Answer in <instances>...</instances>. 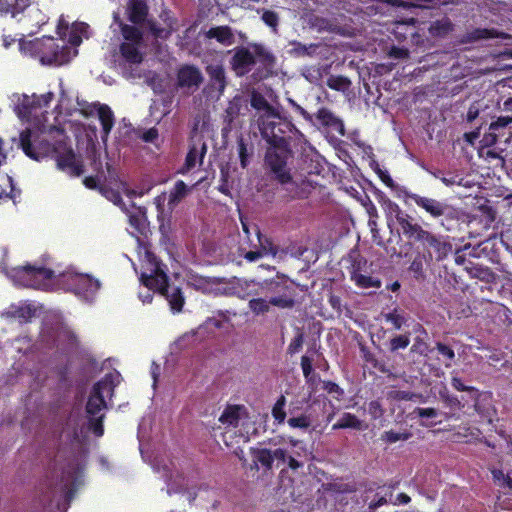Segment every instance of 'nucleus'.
Wrapping results in <instances>:
<instances>
[{
  "label": "nucleus",
  "mask_w": 512,
  "mask_h": 512,
  "mask_svg": "<svg viewBox=\"0 0 512 512\" xmlns=\"http://www.w3.org/2000/svg\"><path fill=\"white\" fill-rule=\"evenodd\" d=\"M317 123L324 128L336 132L340 136L345 135V127L343 121L336 116L330 109L321 107L314 115Z\"/></svg>",
  "instance_id": "obj_18"
},
{
  "label": "nucleus",
  "mask_w": 512,
  "mask_h": 512,
  "mask_svg": "<svg viewBox=\"0 0 512 512\" xmlns=\"http://www.w3.org/2000/svg\"><path fill=\"white\" fill-rule=\"evenodd\" d=\"M145 272L141 273L140 280L148 289L158 292L169 303L173 313H180L185 304L182 290L169 282V277L162 268L161 261L151 252L145 254Z\"/></svg>",
  "instance_id": "obj_4"
},
{
  "label": "nucleus",
  "mask_w": 512,
  "mask_h": 512,
  "mask_svg": "<svg viewBox=\"0 0 512 512\" xmlns=\"http://www.w3.org/2000/svg\"><path fill=\"white\" fill-rule=\"evenodd\" d=\"M52 133H56L59 137L50 142L34 135L30 128H26L20 132L19 148L27 157L36 161L47 157L53 158L59 170L67 172L70 176L79 177L84 173V166L82 162L76 160L64 129L54 126L50 129V134Z\"/></svg>",
  "instance_id": "obj_2"
},
{
  "label": "nucleus",
  "mask_w": 512,
  "mask_h": 512,
  "mask_svg": "<svg viewBox=\"0 0 512 512\" xmlns=\"http://www.w3.org/2000/svg\"><path fill=\"white\" fill-rule=\"evenodd\" d=\"M329 305L332 307L334 311L337 312L338 315H341L343 312V305L340 296L331 294L328 299Z\"/></svg>",
  "instance_id": "obj_61"
},
{
  "label": "nucleus",
  "mask_w": 512,
  "mask_h": 512,
  "mask_svg": "<svg viewBox=\"0 0 512 512\" xmlns=\"http://www.w3.org/2000/svg\"><path fill=\"white\" fill-rule=\"evenodd\" d=\"M143 43L122 42L119 52L122 58L130 64H140L143 61V54L140 51Z\"/></svg>",
  "instance_id": "obj_22"
},
{
  "label": "nucleus",
  "mask_w": 512,
  "mask_h": 512,
  "mask_svg": "<svg viewBox=\"0 0 512 512\" xmlns=\"http://www.w3.org/2000/svg\"><path fill=\"white\" fill-rule=\"evenodd\" d=\"M159 18L163 22V26L154 17H150L148 21V33L155 40H168L176 30L177 19L173 12L166 6L161 8Z\"/></svg>",
  "instance_id": "obj_11"
},
{
  "label": "nucleus",
  "mask_w": 512,
  "mask_h": 512,
  "mask_svg": "<svg viewBox=\"0 0 512 512\" xmlns=\"http://www.w3.org/2000/svg\"><path fill=\"white\" fill-rule=\"evenodd\" d=\"M218 190L226 195H230V189L228 186V172H224V170H221V184L218 187Z\"/></svg>",
  "instance_id": "obj_62"
},
{
  "label": "nucleus",
  "mask_w": 512,
  "mask_h": 512,
  "mask_svg": "<svg viewBox=\"0 0 512 512\" xmlns=\"http://www.w3.org/2000/svg\"><path fill=\"white\" fill-rule=\"evenodd\" d=\"M285 405L286 398L284 395H280L272 408V416L279 424L283 423L286 418Z\"/></svg>",
  "instance_id": "obj_42"
},
{
  "label": "nucleus",
  "mask_w": 512,
  "mask_h": 512,
  "mask_svg": "<svg viewBox=\"0 0 512 512\" xmlns=\"http://www.w3.org/2000/svg\"><path fill=\"white\" fill-rule=\"evenodd\" d=\"M73 285L75 293L86 300L92 298L100 288L99 280L86 274L75 275Z\"/></svg>",
  "instance_id": "obj_17"
},
{
  "label": "nucleus",
  "mask_w": 512,
  "mask_h": 512,
  "mask_svg": "<svg viewBox=\"0 0 512 512\" xmlns=\"http://www.w3.org/2000/svg\"><path fill=\"white\" fill-rule=\"evenodd\" d=\"M499 37V32L496 29L487 28H476L470 32H467L461 42L462 43H474L483 39H494Z\"/></svg>",
  "instance_id": "obj_30"
},
{
  "label": "nucleus",
  "mask_w": 512,
  "mask_h": 512,
  "mask_svg": "<svg viewBox=\"0 0 512 512\" xmlns=\"http://www.w3.org/2000/svg\"><path fill=\"white\" fill-rule=\"evenodd\" d=\"M250 454L255 464H260L267 471L273 468V457L271 449L252 447L250 448Z\"/></svg>",
  "instance_id": "obj_27"
},
{
  "label": "nucleus",
  "mask_w": 512,
  "mask_h": 512,
  "mask_svg": "<svg viewBox=\"0 0 512 512\" xmlns=\"http://www.w3.org/2000/svg\"><path fill=\"white\" fill-rule=\"evenodd\" d=\"M412 437V433L408 431L395 432L393 430L385 431L381 435V440L387 444H393L398 441H406Z\"/></svg>",
  "instance_id": "obj_41"
},
{
  "label": "nucleus",
  "mask_w": 512,
  "mask_h": 512,
  "mask_svg": "<svg viewBox=\"0 0 512 512\" xmlns=\"http://www.w3.org/2000/svg\"><path fill=\"white\" fill-rule=\"evenodd\" d=\"M323 389L337 400H341L344 396V390L333 381H324Z\"/></svg>",
  "instance_id": "obj_51"
},
{
  "label": "nucleus",
  "mask_w": 512,
  "mask_h": 512,
  "mask_svg": "<svg viewBox=\"0 0 512 512\" xmlns=\"http://www.w3.org/2000/svg\"><path fill=\"white\" fill-rule=\"evenodd\" d=\"M35 311V308L31 305L11 306L6 314L11 318L18 319L22 323H27L35 316Z\"/></svg>",
  "instance_id": "obj_33"
},
{
  "label": "nucleus",
  "mask_w": 512,
  "mask_h": 512,
  "mask_svg": "<svg viewBox=\"0 0 512 512\" xmlns=\"http://www.w3.org/2000/svg\"><path fill=\"white\" fill-rule=\"evenodd\" d=\"M207 152V144L202 139L194 141L190 144L188 153L185 157V162L182 167L178 169V173L185 175L190 172L199 161L202 165L203 159Z\"/></svg>",
  "instance_id": "obj_14"
},
{
  "label": "nucleus",
  "mask_w": 512,
  "mask_h": 512,
  "mask_svg": "<svg viewBox=\"0 0 512 512\" xmlns=\"http://www.w3.org/2000/svg\"><path fill=\"white\" fill-rule=\"evenodd\" d=\"M96 111L99 121L102 126V135L101 138L105 142L109 134L114 126L115 117L111 108L107 104L95 103L93 104L89 110H86L85 115H92L93 112Z\"/></svg>",
  "instance_id": "obj_16"
},
{
  "label": "nucleus",
  "mask_w": 512,
  "mask_h": 512,
  "mask_svg": "<svg viewBox=\"0 0 512 512\" xmlns=\"http://www.w3.org/2000/svg\"><path fill=\"white\" fill-rule=\"evenodd\" d=\"M413 332L416 334V337L414 339L413 345L410 348V351L412 353L425 355L428 351V344L425 341L428 334L425 328L421 324L417 323L413 326Z\"/></svg>",
  "instance_id": "obj_28"
},
{
  "label": "nucleus",
  "mask_w": 512,
  "mask_h": 512,
  "mask_svg": "<svg viewBox=\"0 0 512 512\" xmlns=\"http://www.w3.org/2000/svg\"><path fill=\"white\" fill-rule=\"evenodd\" d=\"M301 368L304 377L308 380L313 373V359L307 355L301 357Z\"/></svg>",
  "instance_id": "obj_58"
},
{
  "label": "nucleus",
  "mask_w": 512,
  "mask_h": 512,
  "mask_svg": "<svg viewBox=\"0 0 512 512\" xmlns=\"http://www.w3.org/2000/svg\"><path fill=\"white\" fill-rule=\"evenodd\" d=\"M250 310L256 314H265L269 311L270 305V299L267 301L263 298H253L248 303Z\"/></svg>",
  "instance_id": "obj_44"
},
{
  "label": "nucleus",
  "mask_w": 512,
  "mask_h": 512,
  "mask_svg": "<svg viewBox=\"0 0 512 512\" xmlns=\"http://www.w3.org/2000/svg\"><path fill=\"white\" fill-rule=\"evenodd\" d=\"M54 277L55 272L52 269L30 264L17 266L11 270L13 281L27 288L45 289Z\"/></svg>",
  "instance_id": "obj_8"
},
{
  "label": "nucleus",
  "mask_w": 512,
  "mask_h": 512,
  "mask_svg": "<svg viewBox=\"0 0 512 512\" xmlns=\"http://www.w3.org/2000/svg\"><path fill=\"white\" fill-rule=\"evenodd\" d=\"M259 129L263 139L267 141L269 147L265 154V163H270L273 156L280 160L292 157L290 142L292 140H301L303 133L294 125L292 120L277 110L273 117L267 118L259 124Z\"/></svg>",
  "instance_id": "obj_3"
},
{
  "label": "nucleus",
  "mask_w": 512,
  "mask_h": 512,
  "mask_svg": "<svg viewBox=\"0 0 512 512\" xmlns=\"http://www.w3.org/2000/svg\"><path fill=\"white\" fill-rule=\"evenodd\" d=\"M410 344L409 334L396 335L389 340L388 348L390 352H396L405 349Z\"/></svg>",
  "instance_id": "obj_45"
},
{
  "label": "nucleus",
  "mask_w": 512,
  "mask_h": 512,
  "mask_svg": "<svg viewBox=\"0 0 512 512\" xmlns=\"http://www.w3.org/2000/svg\"><path fill=\"white\" fill-rule=\"evenodd\" d=\"M383 210L388 226L397 224L401 234L421 252L428 261L442 262L453 252V244L448 235L434 233L415 221L407 211L396 202L387 198L383 201Z\"/></svg>",
  "instance_id": "obj_1"
},
{
  "label": "nucleus",
  "mask_w": 512,
  "mask_h": 512,
  "mask_svg": "<svg viewBox=\"0 0 512 512\" xmlns=\"http://www.w3.org/2000/svg\"><path fill=\"white\" fill-rule=\"evenodd\" d=\"M32 0H0V14H10L12 18H17L19 15H27L31 9Z\"/></svg>",
  "instance_id": "obj_19"
},
{
  "label": "nucleus",
  "mask_w": 512,
  "mask_h": 512,
  "mask_svg": "<svg viewBox=\"0 0 512 512\" xmlns=\"http://www.w3.org/2000/svg\"><path fill=\"white\" fill-rule=\"evenodd\" d=\"M480 210L482 211V215L484 216L485 223L487 225L492 224L496 220V211L493 207L482 205L480 206Z\"/></svg>",
  "instance_id": "obj_60"
},
{
  "label": "nucleus",
  "mask_w": 512,
  "mask_h": 512,
  "mask_svg": "<svg viewBox=\"0 0 512 512\" xmlns=\"http://www.w3.org/2000/svg\"><path fill=\"white\" fill-rule=\"evenodd\" d=\"M129 223L131 226L135 227L137 229V231L142 232L143 227H144V222L140 216L130 215Z\"/></svg>",
  "instance_id": "obj_64"
},
{
  "label": "nucleus",
  "mask_w": 512,
  "mask_h": 512,
  "mask_svg": "<svg viewBox=\"0 0 512 512\" xmlns=\"http://www.w3.org/2000/svg\"><path fill=\"white\" fill-rule=\"evenodd\" d=\"M244 405H227L219 417V422L227 427L236 428L243 416H247Z\"/></svg>",
  "instance_id": "obj_20"
},
{
  "label": "nucleus",
  "mask_w": 512,
  "mask_h": 512,
  "mask_svg": "<svg viewBox=\"0 0 512 512\" xmlns=\"http://www.w3.org/2000/svg\"><path fill=\"white\" fill-rule=\"evenodd\" d=\"M355 429V430H363L364 425L363 422L354 414L345 412L339 418V420L333 424V430L339 429Z\"/></svg>",
  "instance_id": "obj_31"
},
{
  "label": "nucleus",
  "mask_w": 512,
  "mask_h": 512,
  "mask_svg": "<svg viewBox=\"0 0 512 512\" xmlns=\"http://www.w3.org/2000/svg\"><path fill=\"white\" fill-rule=\"evenodd\" d=\"M18 22H24L31 29L28 34L31 35L35 33V30H38L42 25L46 24L47 18L46 15L42 13V11L37 7H32L28 10L27 15H23L17 19Z\"/></svg>",
  "instance_id": "obj_23"
},
{
  "label": "nucleus",
  "mask_w": 512,
  "mask_h": 512,
  "mask_svg": "<svg viewBox=\"0 0 512 512\" xmlns=\"http://www.w3.org/2000/svg\"><path fill=\"white\" fill-rule=\"evenodd\" d=\"M440 397L443 403L450 408V410H466L469 401L467 398L462 397L459 399L457 396L445 392H440Z\"/></svg>",
  "instance_id": "obj_36"
},
{
  "label": "nucleus",
  "mask_w": 512,
  "mask_h": 512,
  "mask_svg": "<svg viewBox=\"0 0 512 512\" xmlns=\"http://www.w3.org/2000/svg\"><path fill=\"white\" fill-rule=\"evenodd\" d=\"M384 319L386 322L391 323L395 330H400L406 322L404 315L399 313L397 309L384 314Z\"/></svg>",
  "instance_id": "obj_46"
},
{
  "label": "nucleus",
  "mask_w": 512,
  "mask_h": 512,
  "mask_svg": "<svg viewBox=\"0 0 512 512\" xmlns=\"http://www.w3.org/2000/svg\"><path fill=\"white\" fill-rule=\"evenodd\" d=\"M119 376L108 373L93 385L85 407L88 416H99L101 411L107 409L105 395H113Z\"/></svg>",
  "instance_id": "obj_9"
},
{
  "label": "nucleus",
  "mask_w": 512,
  "mask_h": 512,
  "mask_svg": "<svg viewBox=\"0 0 512 512\" xmlns=\"http://www.w3.org/2000/svg\"><path fill=\"white\" fill-rule=\"evenodd\" d=\"M288 452L286 449L277 448L272 450L273 462L276 461V467H279L281 464H285L288 458Z\"/></svg>",
  "instance_id": "obj_59"
},
{
  "label": "nucleus",
  "mask_w": 512,
  "mask_h": 512,
  "mask_svg": "<svg viewBox=\"0 0 512 512\" xmlns=\"http://www.w3.org/2000/svg\"><path fill=\"white\" fill-rule=\"evenodd\" d=\"M451 386L457 391L465 392L467 394V398H469L472 394H475L477 392V388L465 385L462 379L457 376H453L451 378Z\"/></svg>",
  "instance_id": "obj_50"
},
{
  "label": "nucleus",
  "mask_w": 512,
  "mask_h": 512,
  "mask_svg": "<svg viewBox=\"0 0 512 512\" xmlns=\"http://www.w3.org/2000/svg\"><path fill=\"white\" fill-rule=\"evenodd\" d=\"M403 197L406 202H413L433 220L440 221L441 226L446 230H450L446 223L459 221L460 219V210L445 201L423 196L407 190L403 192Z\"/></svg>",
  "instance_id": "obj_6"
},
{
  "label": "nucleus",
  "mask_w": 512,
  "mask_h": 512,
  "mask_svg": "<svg viewBox=\"0 0 512 512\" xmlns=\"http://www.w3.org/2000/svg\"><path fill=\"white\" fill-rule=\"evenodd\" d=\"M204 35L207 39H215L223 46H231L235 43L233 29L228 25L213 26Z\"/></svg>",
  "instance_id": "obj_21"
},
{
  "label": "nucleus",
  "mask_w": 512,
  "mask_h": 512,
  "mask_svg": "<svg viewBox=\"0 0 512 512\" xmlns=\"http://www.w3.org/2000/svg\"><path fill=\"white\" fill-rule=\"evenodd\" d=\"M158 138V130L156 128H150L146 130L142 135V140L148 143L154 142Z\"/></svg>",
  "instance_id": "obj_63"
},
{
  "label": "nucleus",
  "mask_w": 512,
  "mask_h": 512,
  "mask_svg": "<svg viewBox=\"0 0 512 512\" xmlns=\"http://www.w3.org/2000/svg\"><path fill=\"white\" fill-rule=\"evenodd\" d=\"M290 45L292 46L291 52L298 57L312 56L319 47V44L316 43L303 44L300 41H292Z\"/></svg>",
  "instance_id": "obj_37"
},
{
  "label": "nucleus",
  "mask_w": 512,
  "mask_h": 512,
  "mask_svg": "<svg viewBox=\"0 0 512 512\" xmlns=\"http://www.w3.org/2000/svg\"><path fill=\"white\" fill-rule=\"evenodd\" d=\"M303 342H304L303 334L302 333L297 334L288 345V348H287L288 354L293 355V354L297 353L302 348Z\"/></svg>",
  "instance_id": "obj_57"
},
{
  "label": "nucleus",
  "mask_w": 512,
  "mask_h": 512,
  "mask_svg": "<svg viewBox=\"0 0 512 512\" xmlns=\"http://www.w3.org/2000/svg\"><path fill=\"white\" fill-rule=\"evenodd\" d=\"M262 21L270 27L274 32H277L279 25V15L273 10H264L261 15Z\"/></svg>",
  "instance_id": "obj_49"
},
{
  "label": "nucleus",
  "mask_w": 512,
  "mask_h": 512,
  "mask_svg": "<svg viewBox=\"0 0 512 512\" xmlns=\"http://www.w3.org/2000/svg\"><path fill=\"white\" fill-rule=\"evenodd\" d=\"M287 422L292 428L307 429L311 425L310 417L304 414L298 417H291Z\"/></svg>",
  "instance_id": "obj_53"
},
{
  "label": "nucleus",
  "mask_w": 512,
  "mask_h": 512,
  "mask_svg": "<svg viewBox=\"0 0 512 512\" xmlns=\"http://www.w3.org/2000/svg\"><path fill=\"white\" fill-rule=\"evenodd\" d=\"M188 192L189 188L186 183L183 180H177L169 193V205H177L187 196Z\"/></svg>",
  "instance_id": "obj_35"
},
{
  "label": "nucleus",
  "mask_w": 512,
  "mask_h": 512,
  "mask_svg": "<svg viewBox=\"0 0 512 512\" xmlns=\"http://www.w3.org/2000/svg\"><path fill=\"white\" fill-rule=\"evenodd\" d=\"M351 280L355 283L356 286L360 288H380L381 281L379 279L373 278L369 275H364L360 272L359 264L356 267V264H353V270L350 275Z\"/></svg>",
  "instance_id": "obj_26"
},
{
  "label": "nucleus",
  "mask_w": 512,
  "mask_h": 512,
  "mask_svg": "<svg viewBox=\"0 0 512 512\" xmlns=\"http://www.w3.org/2000/svg\"><path fill=\"white\" fill-rule=\"evenodd\" d=\"M433 262L428 261L426 257L419 251H417L416 256L410 263L408 267V271L413 275L416 280L424 279L425 277V268L424 266H430Z\"/></svg>",
  "instance_id": "obj_32"
},
{
  "label": "nucleus",
  "mask_w": 512,
  "mask_h": 512,
  "mask_svg": "<svg viewBox=\"0 0 512 512\" xmlns=\"http://www.w3.org/2000/svg\"><path fill=\"white\" fill-rule=\"evenodd\" d=\"M250 103L254 109L264 111L258 119V124L264 122L267 118L273 117V114L278 110L270 105L266 98L260 93H253Z\"/></svg>",
  "instance_id": "obj_24"
},
{
  "label": "nucleus",
  "mask_w": 512,
  "mask_h": 512,
  "mask_svg": "<svg viewBox=\"0 0 512 512\" xmlns=\"http://www.w3.org/2000/svg\"><path fill=\"white\" fill-rule=\"evenodd\" d=\"M466 269L469 270L473 277L478 278L481 281L490 283L495 280V273L489 267L477 265L471 268L466 267Z\"/></svg>",
  "instance_id": "obj_39"
},
{
  "label": "nucleus",
  "mask_w": 512,
  "mask_h": 512,
  "mask_svg": "<svg viewBox=\"0 0 512 512\" xmlns=\"http://www.w3.org/2000/svg\"><path fill=\"white\" fill-rule=\"evenodd\" d=\"M88 428L96 437H101L104 434V414L99 416H88Z\"/></svg>",
  "instance_id": "obj_43"
},
{
  "label": "nucleus",
  "mask_w": 512,
  "mask_h": 512,
  "mask_svg": "<svg viewBox=\"0 0 512 512\" xmlns=\"http://www.w3.org/2000/svg\"><path fill=\"white\" fill-rule=\"evenodd\" d=\"M48 41H49L48 48L50 50H52L53 53L49 56H46V55L42 56L41 57L42 63H47V64L61 63V59L59 57V49H60L59 45L54 41L53 38H49Z\"/></svg>",
  "instance_id": "obj_47"
},
{
  "label": "nucleus",
  "mask_w": 512,
  "mask_h": 512,
  "mask_svg": "<svg viewBox=\"0 0 512 512\" xmlns=\"http://www.w3.org/2000/svg\"><path fill=\"white\" fill-rule=\"evenodd\" d=\"M326 84L332 90L345 92L349 89L351 81L342 75H331L327 78Z\"/></svg>",
  "instance_id": "obj_38"
},
{
  "label": "nucleus",
  "mask_w": 512,
  "mask_h": 512,
  "mask_svg": "<svg viewBox=\"0 0 512 512\" xmlns=\"http://www.w3.org/2000/svg\"><path fill=\"white\" fill-rule=\"evenodd\" d=\"M413 414L419 418H436L439 413L435 408L416 407L413 411Z\"/></svg>",
  "instance_id": "obj_56"
},
{
  "label": "nucleus",
  "mask_w": 512,
  "mask_h": 512,
  "mask_svg": "<svg viewBox=\"0 0 512 512\" xmlns=\"http://www.w3.org/2000/svg\"><path fill=\"white\" fill-rule=\"evenodd\" d=\"M454 30V24L452 21L444 17L440 20L433 22L429 28V32L434 37L443 38Z\"/></svg>",
  "instance_id": "obj_34"
},
{
  "label": "nucleus",
  "mask_w": 512,
  "mask_h": 512,
  "mask_svg": "<svg viewBox=\"0 0 512 512\" xmlns=\"http://www.w3.org/2000/svg\"><path fill=\"white\" fill-rule=\"evenodd\" d=\"M436 349H437L438 353L442 357H444L446 360H448L449 362L454 360L455 353H454V350L450 346H448L442 342H437Z\"/></svg>",
  "instance_id": "obj_55"
},
{
  "label": "nucleus",
  "mask_w": 512,
  "mask_h": 512,
  "mask_svg": "<svg viewBox=\"0 0 512 512\" xmlns=\"http://www.w3.org/2000/svg\"><path fill=\"white\" fill-rule=\"evenodd\" d=\"M65 472H62L59 490L64 494L66 500H71L75 493V477L69 474L68 479H65Z\"/></svg>",
  "instance_id": "obj_40"
},
{
  "label": "nucleus",
  "mask_w": 512,
  "mask_h": 512,
  "mask_svg": "<svg viewBox=\"0 0 512 512\" xmlns=\"http://www.w3.org/2000/svg\"><path fill=\"white\" fill-rule=\"evenodd\" d=\"M237 146L240 165L243 169H245L249 164V159L250 156L252 155V152L248 151L247 144L245 143V140L242 137L238 139Z\"/></svg>",
  "instance_id": "obj_48"
},
{
  "label": "nucleus",
  "mask_w": 512,
  "mask_h": 512,
  "mask_svg": "<svg viewBox=\"0 0 512 512\" xmlns=\"http://www.w3.org/2000/svg\"><path fill=\"white\" fill-rule=\"evenodd\" d=\"M125 16L130 23L144 25L148 31V21L151 16L147 0H127Z\"/></svg>",
  "instance_id": "obj_13"
},
{
  "label": "nucleus",
  "mask_w": 512,
  "mask_h": 512,
  "mask_svg": "<svg viewBox=\"0 0 512 512\" xmlns=\"http://www.w3.org/2000/svg\"><path fill=\"white\" fill-rule=\"evenodd\" d=\"M202 82L203 75L195 65L185 64L177 71V84L180 88L197 89Z\"/></svg>",
  "instance_id": "obj_15"
},
{
  "label": "nucleus",
  "mask_w": 512,
  "mask_h": 512,
  "mask_svg": "<svg viewBox=\"0 0 512 512\" xmlns=\"http://www.w3.org/2000/svg\"><path fill=\"white\" fill-rule=\"evenodd\" d=\"M211 83L217 87L219 92H223L226 88V73L221 64H209L205 68Z\"/></svg>",
  "instance_id": "obj_25"
},
{
  "label": "nucleus",
  "mask_w": 512,
  "mask_h": 512,
  "mask_svg": "<svg viewBox=\"0 0 512 512\" xmlns=\"http://www.w3.org/2000/svg\"><path fill=\"white\" fill-rule=\"evenodd\" d=\"M141 27L144 25L123 24L120 30L123 42L144 43V33Z\"/></svg>",
  "instance_id": "obj_29"
},
{
  "label": "nucleus",
  "mask_w": 512,
  "mask_h": 512,
  "mask_svg": "<svg viewBox=\"0 0 512 512\" xmlns=\"http://www.w3.org/2000/svg\"><path fill=\"white\" fill-rule=\"evenodd\" d=\"M512 123V116H499L495 121L489 125V130L495 132L500 128H505Z\"/></svg>",
  "instance_id": "obj_54"
},
{
  "label": "nucleus",
  "mask_w": 512,
  "mask_h": 512,
  "mask_svg": "<svg viewBox=\"0 0 512 512\" xmlns=\"http://www.w3.org/2000/svg\"><path fill=\"white\" fill-rule=\"evenodd\" d=\"M232 54L229 59V66L236 76L247 75L256 65L257 61L265 66H272L275 63V56L263 44L252 42L248 46H236L228 51Z\"/></svg>",
  "instance_id": "obj_5"
},
{
  "label": "nucleus",
  "mask_w": 512,
  "mask_h": 512,
  "mask_svg": "<svg viewBox=\"0 0 512 512\" xmlns=\"http://www.w3.org/2000/svg\"><path fill=\"white\" fill-rule=\"evenodd\" d=\"M367 411L373 420L380 419L385 412L379 400L370 401L367 406Z\"/></svg>",
  "instance_id": "obj_52"
},
{
  "label": "nucleus",
  "mask_w": 512,
  "mask_h": 512,
  "mask_svg": "<svg viewBox=\"0 0 512 512\" xmlns=\"http://www.w3.org/2000/svg\"><path fill=\"white\" fill-rule=\"evenodd\" d=\"M273 160L266 165L271 171L272 178L277 181L285 191L284 198L286 200L306 198L309 191L303 185L293 180L290 169L287 167L288 159L280 160L273 156Z\"/></svg>",
  "instance_id": "obj_7"
},
{
  "label": "nucleus",
  "mask_w": 512,
  "mask_h": 512,
  "mask_svg": "<svg viewBox=\"0 0 512 512\" xmlns=\"http://www.w3.org/2000/svg\"><path fill=\"white\" fill-rule=\"evenodd\" d=\"M469 404L465 410V413L469 414V410L473 409L483 419L489 423L492 422V416L495 414V408L493 405V396L491 392H480L477 389L475 394H472L467 398Z\"/></svg>",
  "instance_id": "obj_12"
},
{
  "label": "nucleus",
  "mask_w": 512,
  "mask_h": 512,
  "mask_svg": "<svg viewBox=\"0 0 512 512\" xmlns=\"http://www.w3.org/2000/svg\"><path fill=\"white\" fill-rule=\"evenodd\" d=\"M294 282L287 276L277 274L275 278L265 281L264 288L267 292L276 294L270 298V303L279 308H292L295 304Z\"/></svg>",
  "instance_id": "obj_10"
}]
</instances>
